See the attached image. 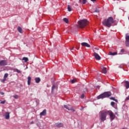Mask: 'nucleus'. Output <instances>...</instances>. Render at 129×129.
<instances>
[{
    "mask_svg": "<svg viewBox=\"0 0 129 129\" xmlns=\"http://www.w3.org/2000/svg\"><path fill=\"white\" fill-rule=\"evenodd\" d=\"M9 76V74H5L4 77V78H5V79H7V77Z\"/></svg>",
    "mask_w": 129,
    "mask_h": 129,
    "instance_id": "a878e982",
    "label": "nucleus"
},
{
    "mask_svg": "<svg viewBox=\"0 0 129 129\" xmlns=\"http://www.w3.org/2000/svg\"><path fill=\"white\" fill-rule=\"evenodd\" d=\"M95 49H96V50H98V49H97V48H95Z\"/></svg>",
    "mask_w": 129,
    "mask_h": 129,
    "instance_id": "a19ab883",
    "label": "nucleus"
},
{
    "mask_svg": "<svg viewBox=\"0 0 129 129\" xmlns=\"http://www.w3.org/2000/svg\"><path fill=\"white\" fill-rule=\"evenodd\" d=\"M120 52L121 53H124V49H121Z\"/></svg>",
    "mask_w": 129,
    "mask_h": 129,
    "instance_id": "72a5a7b5",
    "label": "nucleus"
},
{
    "mask_svg": "<svg viewBox=\"0 0 129 129\" xmlns=\"http://www.w3.org/2000/svg\"><path fill=\"white\" fill-rule=\"evenodd\" d=\"M125 86L126 89L129 88V82L128 81H125Z\"/></svg>",
    "mask_w": 129,
    "mask_h": 129,
    "instance_id": "2eb2a0df",
    "label": "nucleus"
},
{
    "mask_svg": "<svg viewBox=\"0 0 129 129\" xmlns=\"http://www.w3.org/2000/svg\"><path fill=\"white\" fill-rule=\"evenodd\" d=\"M78 28H80L81 29H83L85 28L87 25H88V21L86 19L81 20L78 22Z\"/></svg>",
    "mask_w": 129,
    "mask_h": 129,
    "instance_id": "f03ea898",
    "label": "nucleus"
},
{
    "mask_svg": "<svg viewBox=\"0 0 129 129\" xmlns=\"http://www.w3.org/2000/svg\"><path fill=\"white\" fill-rule=\"evenodd\" d=\"M71 50H74V47H73Z\"/></svg>",
    "mask_w": 129,
    "mask_h": 129,
    "instance_id": "58836bf2",
    "label": "nucleus"
},
{
    "mask_svg": "<svg viewBox=\"0 0 129 129\" xmlns=\"http://www.w3.org/2000/svg\"><path fill=\"white\" fill-rule=\"evenodd\" d=\"M85 96V95H84V94H82L81 96V98H83Z\"/></svg>",
    "mask_w": 129,
    "mask_h": 129,
    "instance_id": "2f4dec72",
    "label": "nucleus"
},
{
    "mask_svg": "<svg viewBox=\"0 0 129 129\" xmlns=\"http://www.w3.org/2000/svg\"><path fill=\"white\" fill-rule=\"evenodd\" d=\"M22 60H23V61H25V62H28V61H29V59L28 58V57H24L22 58Z\"/></svg>",
    "mask_w": 129,
    "mask_h": 129,
    "instance_id": "412c9836",
    "label": "nucleus"
},
{
    "mask_svg": "<svg viewBox=\"0 0 129 129\" xmlns=\"http://www.w3.org/2000/svg\"><path fill=\"white\" fill-rule=\"evenodd\" d=\"M107 114L109 115L111 120H113L115 118V115L111 110H108Z\"/></svg>",
    "mask_w": 129,
    "mask_h": 129,
    "instance_id": "39448f33",
    "label": "nucleus"
},
{
    "mask_svg": "<svg viewBox=\"0 0 129 129\" xmlns=\"http://www.w3.org/2000/svg\"><path fill=\"white\" fill-rule=\"evenodd\" d=\"M56 88V86H55V85H53L51 88L52 92L54 91V90Z\"/></svg>",
    "mask_w": 129,
    "mask_h": 129,
    "instance_id": "393cba45",
    "label": "nucleus"
},
{
    "mask_svg": "<svg viewBox=\"0 0 129 129\" xmlns=\"http://www.w3.org/2000/svg\"><path fill=\"white\" fill-rule=\"evenodd\" d=\"M95 12V13H99V10L98 9H96Z\"/></svg>",
    "mask_w": 129,
    "mask_h": 129,
    "instance_id": "7c9ffc66",
    "label": "nucleus"
},
{
    "mask_svg": "<svg viewBox=\"0 0 129 129\" xmlns=\"http://www.w3.org/2000/svg\"><path fill=\"white\" fill-rule=\"evenodd\" d=\"M13 97L15 98V99H18V98H19V96L18 95H16L14 96Z\"/></svg>",
    "mask_w": 129,
    "mask_h": 129,
    "instance_id": "bb28decb",
    "label": "nucleus"
},
{
    "mask_svg": "<svg viewBox=\"0 0 129 129\" xmlns=\"http://www.w3.org/2000/svg\"><path fill=\"white\" fill-rule=\"evenodd\" d=\"M0 101H1V100H0Z\"/></svg>",
    "mask_w": 129,
    "mask_h": 129,
    "instance_id": "79ce46f5",
    "label": "nucleus"
},
{
    "mask_svg": "<svg viewBox=\"0 0 129 129\" xmlns=\"http://www.w3.org/2000/svg\"><path fill=\"white\" fill-rule=\"evenodd\" d=\"M47 114V110L44 109L42 112L40 113V116H45Z\"/></svg>",
    "mask_w": 129,
    "mask_h": 129,
    "instance_id": "9d476101",
    "label": "nucleus"
},
{
    "mask_svg": "<svg viewBox=\"0 0 129 129\" xmlns=\"http://www.w3.org/2000/svg\"><path fill=\"white\" fill-rule=\"evenodd\" d=\"M102 70V73H104V74H106L107 73V71H106V68L103 67Z\"/></svg>",
    "mask_w": 129,
    "mask_h": 129,
    "instance_id": "4468645a",
    "label": "nucleus"
},
{
    "mask_svg": "<svg viewBox=\"0 0 129 129\" xmlns=\"http://www.w3.org/2000/svg\"><path fill=\"white\" fill-rule=\"evenodd\" d=\"M114 22L113 18L110 17L107 19H105L103 21V25H104L105 27L110 28Z\"/></svg>",
    "mask_w": 129,
    "mask_h": 129,
    "instance_id": "f257e3e1",
    "label": "nucleus"
},
{
    "mask_svg": "<svg viewBox=\"0 0 129 129\" xmlns=\"http://www.w3.org/2000/svg\"><path fill=\"white\" fill-rule=\"evenodd\" d=\"M81 45L83 47H87V48H90V45L88 44V43H87L86 42L81 43Z\"/></svg>",
    "mask_w": 129,
    "mask_h": 129,
    "instance_id": "9b49d317",
    "label": "nucleus"
},
{
    "mask_svg": "<svg viewBox=\"0 0 129 129\" xmlns=\"http://www.w3.org/2000/svg\"><path fill=\"white\" fill-rule=\"evenodd\" d=\"M35 80L36 83H39L41 81V79H40V78H36L35 79Z\"/></svg>",
    "mask_w": 129,
    "mask_h": 129,
    "instance_id": "f3484780",
    "label": "nucleus"
},
{
    "mask_svg": "<svg viewBox=\"0 0 129 129\" xmlns=\"http://www.w3.org/2000/svg\"><path fill=\"white\" fill-rule=\"evenodd\" d=\"M16 72H17V73H21V71H20L18 69H16Z\"/></svg>",
    "mask_w": 129,
    "mask_h": 129,
    "instance_id": "473e14b6",
    "label": "nucleus"
},
{
    "mask_svg": "<svg viewBox=\"0 0 129 129\" xmlns=\"http://www.w3.org/2000/svg\"><path fill=\"white\" fill-rule=\"evenodd\" d=\"M63 22H65V23H66L67 24H68V23L69 22V20L66 18H63Z\"/></svg>",
    "mask_w": 129,
    "mask_h": 129,
    "instance_id": "aec40b11",
    "label": "nucleus"
},
{
    "mask_svg": "<svg viewBox=\"0 0 129 129\" xmlns=\"http://www.w3.org/2000/svg\"><path fill=\"white\" fill-rule=\"evenodd\" d=\"M76 49H77V50H79V47H76Z\"/></svg>",
    "mask_w": 129,
    "mask_h": 129,
    "instance_id": "ea45409f",
    "label": "nucleus"
},
{
    "mask_svg": "<svg viewBox=\"0 0 129 129\" xmlns=\"http://www.w3.org/2000/svg\"><path fill=\"white\" fill-rule=\"evenodd\" d=\"M107 111L102 110L99 112V117L101 122L106 120V116L107 115Z\"/></svg>",
    "mask_w": 129,
    "mask_h": 129,
    "instance_id": "7ed1b4c3",
    "label": "nucleus"
},
{
    "mask_svg": "<svg viewBox=\"0 0 129 129\" xmlns=\"http://www.w3.org/2000/svg\"><path fill=\"white\" fill-rule=\"evenodd\" d=\"M109 55H111L112 56H114V55H117V52H109Z\"/></svg>",
    "mask_w": 129,
    "mask_h": 129,
    "instance_id": "a211bd4d",
    "label": "nucleus"
},
{
    "mask_svg": "<svg viewBox=\"0 0 129 129\" xmlns=\"http://www.w3.org/2000/svg\"><path fill=\"white\" fill-rule=\"evenodd\" d=\"M17 30H18V32H19V33H20V34H23V29L21 28V27H18L17 28Z\"/></svg>",
    "mask_w": 129,
    "mask_h": 129,
    "instance_id": "dca6fc26",
    "label": "nucleus"
},
{
    "mask_svg": "<svg viewBox=\"0 0 129 129\" xmlns=\"http://www.w3.org/2000/svg\"><path fill=\"white\" fill-rule=\"evenodd\" d=\"M110 99H111V100H114V101H115L116 102H117V99H115V98L114 97H110Z\"/></svg>",
    "mask_w": 129,
    "mask_h": 129,
    "instance_id": "5701e85b",
    "label": "nucleus"
},
{
    "mask_svg": "<svg viewBox=\"0 0 129 129\" xmlns=\"http://www.w3.org/2000/svg\"><path fill=\"white\" fill-rule=\"evenodd\" d=\"M32 78H31V77H28V85H30V84H31V80Z\"/></svg>",
    "mask_w": 129,
    "mask_h": 129,
    "instance_id": "6ab92c4d",
    "label": "nucleus"
},
{
    "mask_svg": "<svg viewBox=\"0 0 129 129\" xmlns=\"http://www.w3.org/2000/svg\"><path fill=\"white\" fill-rule=\"evenodd\" d=\"M64 125L62 123H56L55 124V126L56 127H62Z\"/></svg>",
    "mask_w": 129,
    "mask_h": 129,
    "instance_id": "ddd939ff",
    "label": "nucleus"
},
{
    "mask_svg": "<svg viewBox=\"0 0 129 129\" xmlns=\"http://www.w3.org/2000/svg\"><path fill=\"white\" fill-rule=\"evenodd\" d=\"M91 2H96V0H91Z\"/></svg>",
    "mask_w": 129,
    "mask_h": 129,
    "instance_id": "4c0bfd02",
    "label": "nucleus"
},
{
    "mask_svg": "<svg viewBox=\"0 0 129 129\" xmlns=\"http://www.w3.org/2000/svg\"><path fill=\"white\" fill-rule=\"evenodd\" d=\"M125 45L126 46V47H128L129 46V35H127V34H126L125 35Z\"/></svg>",
    "mask_w": 129,
    "mask_h": 129,
    "instance_id": "6e6552de",
    "label": "nucleus"
},
{
    "mask_svg": "<svg viewBox=\"0 0 129 129\" xmlns=\"http://www.w3.org/2000/svg\"><path fill=\"white\" fill-rule=\"evenodd\" d=\"M68 10L69 12H71L72 11V10L71 9V6H70V5H68Z\"/></svg>",
    "mask_w": 129,
    "mask_h": 129,
    "instance_id": "b1692460",
    "label": "nucleus"
},
{
    "mask_svg": "<svg viewBox=\"0 0 129 129\" xmlns=\"http://www.w3.org/2000/svg\"><path fill=\"white\" fill-rule=\"evenodd\" d=\"M8 65L7 60H2L0 61V66H7Z\"/></svg>",
    "mask_w": 129,
    "mask_h": 129,
    "instance_id": "0eeeda50",
    "label": "nucleus"
},
{
    "mask_svg": "<svg viewBox=\"0 0 129 129\" xmlns=\"http://www.w3.org/2000/svg\"><path fill=\"white\" fill-rule=\"evenodd\" d=\"M30 123H31V124H34V121H31Z\"/></svg>",
    "mask_w": 129,
    "mask_h": 129,
    "instance_id": "e433bc0d",
    "label": "nucleus"
},
{
    "mask_svg": "<svg viewBox=\"0 0 129 129\" xmlns=\"http://www.w3.org/2000/svg\"><path fill=\"white\" fill-rule=\"evenodd\" d=\"M11 114L9 112H6L5 114V117L6 119H10V114Z\"/></svg>",
    "mask_w": 129,
    "mask_h": 129,
    "instance_id": "f8f14e48",
    "label": "nucleus"
},
{
    "mask_svg": "<svg viewBox=\"0 0 129 129\" xmlns=\"http://www.w3.org/2000/svg\"><path fill=\"white\" fill-rule=\"evenodd\" d=\"M93 55L95 59L97 60H100L101 59V57L97 53L94 52Z\"/></svg>",
    "mask_w": 129,
    "mask_h": 129,
    "instance_id": "1a4fd4ad",
    "label": "nucleus"
},
{
    "mask_svg": "<svg viewBox=\"0 0 129 129\" xmlns=\"http://www.w3.org/2000/svg\"><path fill=\"white\" fill-rule=\"evenodd\" d=\"M64 107L68 109V110H72V111H75V110L73 108V107L70 105H64Z\"/></svg>",
    "mask_w": 129,
    "mask_h": 129,
    "instance_id": "423d86ee",
    "label": "nucleus"
},
{
    "mask_svg": "<svg viewBox=\"0 0 129 129\" xmlns=\"http://www.w3.org/2000/svg\"><path fill=\"white\" fill-rule=\"evenodd\" d=\"M7 80V79H5L4 78V79L3 80H1V82H3V83H5V82H6V81Z\"/></svg>",
    "mask_w": 129,
    "mask_h": 129,
    "instance_id": "cd10ccee",
    "label": "nucleus"
},
{
    "mask_svg": "<svg viewBox=\"0 0 129 129\" xmlns=\"http://www.w3.org/2000/svg\"><path fill=\"white\" fill-rule=\"evenodd\" d=\"M80 3H82L83 5L86 4V0H79Z\"/></svg>",
    "mask_w": 129,
    "mask_h": 129,
    "instance_id": "4be33fe9",
    "label": "nucleus"
},
{
    "mask_svg": "<svg viewBox=\"0 0 129 129\" xmlns=\"http://www.w3.org/2000/svg\"><path fill=\"white\" fill-rule=\"evenodd\" d=\"M111 96V92H105L102 94H101L100 95L98 96L97 99H100L101 98H106V97H109Z\"/></svg>",
    "mask_w": 129,
    "mask_h": 129,
    "instance_id": "20e7f679",
    "label": "nucleus"
},
{
    "mask_svg": "<svg viewBox=\"0 0 129 129\" xmlns=\"http://www.w3.org/2000/svg\"><path fill=\"white\" fill-rule=\"evenodd\" d=\"M76 80H72V83H74V82H75Z\"/></svg>",
    "mask_w": 129,
    "mask_h": 129,
    "instance_id": "c9c22d12",
    "label": "nucleus"
},
{
    "mask_svg": "<svg viewBox=\"0 0 129 129\" xmlns=\"http://www.w3.org/2000/svg\"><path fill=\"white\" fill-rule=\"evenodd\" d=\"M0 94H1V95H4V94H5V93H4L3 92H1Z\"/></svg>",
    "mask_w": 129,
    "mask_h": 129,
    "instance_id": "f704fd0d",
    "label": "nucleus"
},
{
    "mask_svg": "<svg viewBox=\"0 0 129 129\" xmlns=\"http://www.w3.org/2000/svg\"><path fill=\"white\" fill-rule=\"evenodd\" d=\"M115 104V103H114V102H111V105L112 106H114V105Z\"/></svg>",
    "mask_w": 129,
    "mask_h": 129,
    "instance_id": "c85d7f7f",
    "label": "nucleus"
},
{
    "mask_svg": "<svg viewBox=\"0 0 129 129\" xmlns=\"http://www.w3.org/2000/svg\"><path fill=\"white\" fill-rule=\"evenodd\" d=\"M6 103V100L2 101L1 102V104H5Z\"/></svg>",
    "mask_w": 129,
    "mask_h": 129,
    "instance_id": "c756f323",
    "label": "nucleus"
}]
</instances>
